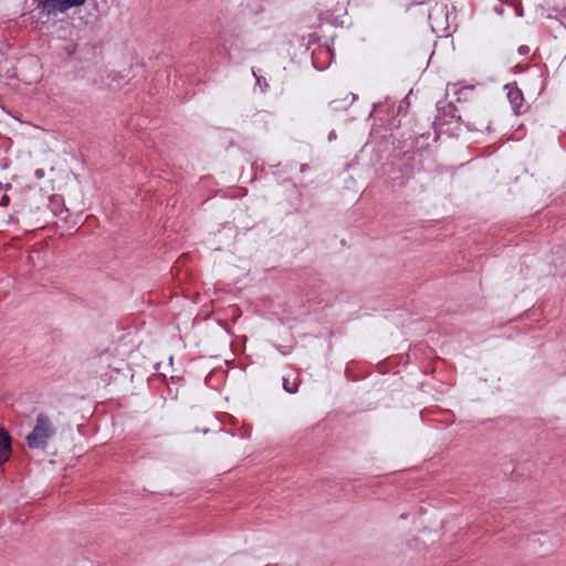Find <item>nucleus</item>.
Instances as JSON below:
<instances>
[{"label":"nucleus","instance_id":"nucleus-1","mask_svg":"<svg viewBox=\"0 0 566 566\" xmlns=\"http://www.w3.org/2000/svg\"><path fill=\"white\" fill-rule=\"evenodd\" d=\"M56 431L51 418L46 413L40 412L36 416L33 430L25 438L27 446L32 450H44Z\"/></svg>","mask_w":566,"mask_h":566},{"label":"nucleus","instance_id":"nucleus-2","mask_svg":"<svg viewBox=\"0 0 566 566\" xmlns=\"http://www.w3.org/2000/svg\"><path fill=\"white\" fill-rule=\"evenodd\" d=\"M507 92V99L516 115L526 112L524 107V95L521 88H518L516 82L509 83L504 86Z\"/></svg>","mask_w":566,"mask_h":566},{"label":"nucleus","instance_id":"nucleus-3","mask_svg":"<svg viewBox=\"0 0 566 566\" xmlns=\"http://www.w3.org/2000/svg\"><path fill=\"white\" fill-rule=\"evenodd\" d=\"M12 454V438L10 433L0 427V465L8 462Z\"/></svg>","mask_w":566,"mask_h":566},{"label":"nucleus","instance_id":"nucleus-4","mask_svg":"<svg viewBox=\"0 0 566 566\" xmlns=\"http://www.w3.org/2000/svg\"><path fill=\"white\" fill-rule=\"evenodd\" d=\"M39 13L41 15L50 17L51 14H56L57 12L67 11L63 0H41L38 6Z\"/></svg>","mask_w":566,"mask_h":566},{"label":"nucleus","instance_id":"nucleus-5","mask_svg":"<svg viewBox=\"0 0 566 566\" xmlns=\"http://www.w3.org/2000/svg\"><path fill=\"white\" fill-rule=\"evenodd\" d=\"M437 109L439 112H442L444 117L449 116L450 118L455 119L457 123H461V124L463 123L462 117L457 114V112H458L457 106L452 102H448V103L439 102L437 104Z\"/></svg>","mask_w":566,"mask_h":566},{"label":"nucleus","instance_id":"nucleus-6","mask_svg":"<svg viewBox=\"0 0 566 566\" xmlns=\"http://www.w3.org/2000/svg\"><path fill=\"white\" fill-rule=\"evenodd\" d=\"M51 210L52 212L62 220H66L69 217V210L64 207L63 200L57 197L51 198Z\"/></svg>","mask_w":566,"mask_h":566},{"label":"nucleus","instance_id":"nucleus-7","mask_svg":"<svg viewBox=\"0 0 566 566\" xmlns=\"http://www.w3.org/2000/svg\"><path fill=\"white\" fill-rule=\"evenodd\" d=\"M283 388L289 394H295L298 390V381L297 379L290 380L289 378H283Z\"/></svg>","mask_w":566,"mask_h":566},{"label":"nucleus","instance_id":"nucleus-8","mask_svg":"<svg viewBox=\"0 0 566 566\" xmlns=\"http://www.w3.org/2000/svg\"><path fill=\"white\" fill-rule=\"evenodd\" d=\"M429 20L431 21L433 30H436V28H440L442 31H447L449 29L448 24L441 28L442 23H440L439 18L434 15V13H429Z\"/></svg>","mask_w":566,"mask_h":566},{"label":"nucleus","instance_id":"nucleus-9","mask_svg":"<svg viewBox=\"0 0 566 566\" xmlns=\"http://www.w3.org/2000/svg\"><path fill=\"white\" fill-rule=\"evenodd\" d=\"M465 127L469 129V130H482V128L484 127L486 130H490V124H485L484 123H481L480 126L475 125L474 123H465Z\"/></svg>","mask_w":566,"mask_h":566},{"label":"nucleus","instance_id":"nucleus-10","mask_svg":"<svg viewBox=\"0 0 566 566\" xmlns=\"http://www.w3.org/2000/svg\"><path fill=\"white\" fill-rule=\"evenodd\" d=\"M85 1L86 0H63V3L65 4L66 10H69L74 7L83 6Z\"/></svg>","mask_w":566,"mask_h":566},{"label":"nucleus","instance_id":"nucleus-11","mask_svg":"<svg viewBox=\"0 0 566 566\" xmlns=\"http://www.w3.org/2000/svg\"><path fill=\"white\" fill-rule=\"evenodd\" d=\"M433 12L434 13H440V15H444L446 17V22L448 21V12H447V7L446 6L436 7L433 9Z\"/></svg>","mask_w":566,"mask_h":566},{"label":"nucleus","instance_id":"nucleus-12","mask_svg":"<svg viewBox=\"0 0 566 566\" xmlns=\"http://www.w3.org/2000/svg\"><path fill=\"white\" fill-rule=\"evenodd\" d=\"M275 347L282 355H289L292 352V347L290 346L276 345Z\"/></svg>","mask_w":566,"mask_h":566},{"label":"nucleus","instance_id":"nucleus-13","mask_svg":"<svg viewBox=\"0 0 566 566\" xmlns=\"http://www.w3.org/2000/svg\"><path fill=\"white\" fill-rule=\"evenodd\" d=\"M517 52L521 54V55H526L530 53V48L528 45H520L518 49H517Z\"/></svg>","mask_w":566,"mask_h":566},{"label":"nucleus","instance_id":"nucleus-14","mask_svg":"<svg viewBox=\"0 0 566 566\" xmlns=\"http://www.w3.org/2000/svg\"><path fill=\"white\" fill-rule=\"evenodd\" d=\"M307 170H310V166H308L307 164H302V165H301V168H300V171H301V172H305V171H307Z\"/></svg>","mask_w":566,"mask_h":566},{"label":"nucleus","instance_id":"nucleus-15","mask_svg":"<svg viewBox=\"0 0 566 566\" xmlns=\"http://www.w3.org/2000/svg\"><path fill=\"white\" fill-rule=\"evenodd\" d=\"M329 106H331L333 109L337 111V109H338V102H337V101H332V102H331V104H329Z\"/></svg>","mask_w":566,"mask_h":566},{"label":"nucleus","instance_id":"nucleus-16","mask_svg":"<svg viewBox=\"0 0 566 566\" xmlns=\"http://www.w3.org/2000/svg\"><path fill=\"white\" fill-rule=\"evenodd\" d=\"M494 10L499 13V14H502L503 13V8L502 6L500 7H495Z\"/></svg>","mask_w":566,"mask_h":566},{"label":"nucleus","instance_id":"nucleus-17","mask_svg":"<svg viewBox=\"0 0 566 566\" xmlns=\"http://www.w3.org/2000/svg\"><path fill=\"white\" fill-rule=\"evenodd\" d=\"M463 90H464V88H461V90H459V91H457V92H455V93L459 95V96H458V101H461V94H462Z\"/></svg>","mask_w":566,"mask_h":566},{"label":"nucleus","instance_id":"nucleus-18","mask_svg":"<svg viewBox=\"0 0 566 566\" xmlns=\"http://www.w3.org/2000/svg\"><path fill=\"white\" fill-rule=\"evenodd\" d=\"M35 175L40 178V177H42V176H43V171H42L41 169H38V170L35 171Z\"/></svg>","mask_w":566,"mask_h":566},{"label":"nucleus","instance_id":"nucleus-19","mask_svg":"<svg viewBox=\"0 0 566 566\" xmlns=\"http://www.w3.org/2000/svg\"><path fill=\"white\" fill-rule=\"evenodd\" d=\"M263 81L265 82V80L263 77H256V83L258 84H263Z\"/></svg>","mask_w":566,"mask_h":566},{"label":"nucleus","instance_id":"nucleus-20","mask_svg":"<svg viewBox=\"0 0 566 566\" xmlns=\"http://www.w3.org/2000/svg\"><path fill=\"white\" fill-rule=\"evenodd\" d=\"M263 81L265 82V80L263 77H256V83L258 84H263Z\"/></svg>","mask_w":566,"mask_h":566},{"label":"nucleus","instance_id":"nucleus-21","mask_svg":"<svg viewBox=\"0 0 566 566\" xmlns=\"http://www.w3.org/2000/svg\"><path fill=\"white\" fill-rule=\"evenodd\" d=\"M424 2H426V0H413V3H416V4H422Z\"/></svg>","mask_w":566,"mask_h":566},{"label":"nucleus","instance_id":"nucleus-22","mask_svg":"<svg viewBox=\"0 0 566 566\" xmlns=\"http://www.w3.org/2000/svg\"><path fill=\"white\" fill-rule=\"evenodd\" d=\"M415 134H416L417 136H421V137H423V136L426 135V134H424V133H422V132H416Z\"/></svg>","mask_w":566,"mask_h":566},{"label":"nucleus","instance_id":"nucleus-23","mask_svg":"<svg viewBox=\"0 0 566 566\" xmlns=\"http://www.w3.org/2000/svg\"><path fill=\"white\" fill-rule=\"evenodd\" d=\"M407 98H405L401 103H405ZM401 108H402V104L399 105V109L398 112L400 113L401 112Z\"/></svg>","mask_w":566,"mask_h":566},{"label":"nucleus","instance_id":"nucleus-24","mask_svg":"<svg viewBox=\"0 0 566 566\" xmlns=\"http://www.w3.org/2000/svg\"><path fill=\"white\" fill-rule=\"evenodd\" d=\"M9 198L7 196H3L2 202H8Z\"/></svg>","mask_w":566,"mask_h":566},{"label":"nucleus","instance_id":"nucleus-25","mask_svg":"<svg viewBox=\"0 0 566 566\" xmlns=\"http://www.w3.org/2000/svg\"><path fill=\"white\" fill-rule=\"evenodd\" d=\"M449 123H451V122L450 120H446V119L442 122V124H449Z\"/></svg>","mask_w":566,"mask_h":566},{"label":"nucleus","instance_id":"nucleus-26","mask_svg":"<svg viewBox=\"0 0 566 566\" xmlns=\"http://www.w3.org/2000/svg\"><path fill=\"white\" fill-rule=\"evenodd\" d=\"M265 566H272V565H265Z\"/></svg>","mask_w":566,"mask_h":566}]
</instances>
